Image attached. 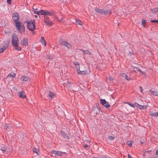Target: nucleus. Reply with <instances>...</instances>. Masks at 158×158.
Instances as JSON below:
<instances>
[{
    "mask_svg": "<svg viewBox=\"0 0 158 158\" xmlns=\"http://www.w3.org/2000/svg\"><path fill=\"white\" fill-rule=\"evenodd\" d=\"M15 24L18 31L20 34H22L24 31V27L23 24L19 21L15 22Z\"/></svg>",
    "mask_w": 158,
    "mask_h": 158,
    "instance_id": "1",
    "label": "nucleus"
},
{
    "mask_svg": "<svg viewBox=\"0 0 158 158\" xmlns=\"http://www.w3.org/2000/svg\"><path fill=\"white\" fill-rule=\"evenodd\" d=\"M90 73V71L88 69L85 67L84 65H81L79 71H78V73L79 74H88Z\"/></svg>",
    "mask_w": 158,
    "mask_h": 158,
    "instance_id": "2",
    "label": "nucleus"
},
{
    "mask_svg": "<svg viewBox=\"0 0 158 158\" xmlns=\"http://www.w3.org/2000/svg\"><path fill=\"white\" fill-rule=\"evenodd\" d=\"M34 13L37 14L38 15H52V13L48 10H40L37 11V10H33Z\"/></svg>",
    "mask_w": 158,
    "mask_h": 158,
    "instance_id": "3",
    "label": "nucleus"
},
{
    "mask_svg": "<svg viewBox=\"0 0 158 158\" xmlns=\"http://www.w3.org/2000/svg\"><path fill=\"white\" fill-rule=\"evenodd\" d=\"M27 27L29 30L33 31L35 29L34 22L32 21H28L27 22Z\"/></svg>",
    "mask_w": 158,
    "mask_h": 158,
    "instance_id": "4",
    "label": "nucleus"
},
{
    "mask_svg": "<svg viewBox=\"0 0 158 158\" xmlns=\"http://www.w3.org/2000/svg\"><path fill=\"white\" fill-rule=\"evenodd\" d=\"M59 43L61 45H64L68 48H71V45L68 42L65 41H63L61 40H59Z\"/></svg>",
    "mask_w": 158,
    "mask_h": 158,
    "instance_id": "5",
    "label": "nucleus"
},
{
    "mask_svg": "<svg viewBox=\"0 0 158 158\" xmlns=\"http://www.w3.org/2000/svg\"><path fill=\"white\" fill-rule=\"evenodd\" d=\"M12 42L13 45H16L18 43V38L15 34H13L12 35Z\"/></svg>",
    "mask_w": 158,
    "mask_h": 158,
    "instance_id": "6",
    "label": "nucleus"
},
{
    "mask_svg": "<svg viewBox=\"0 0 158 158\" xmlns=\"http://www.w3.org/2000/svg\"><path fill=\"white\" fill-rule=\"evenodd\" d=\"M100 102L102 105L104 106L106 108H108L110 106V105L108 104V102H106L105 99H101Z\"/></svg>",
    "mask_w": 158,
    "mask_h": 158,
    "instance_id": "7",
    "label": "nucleus"
},
{
    "mask_svg": "<svg viewBox=\"0 0 158 158\" xmlns=\"http://www.w3.org/2000/svg\"><path fill=\"white\" fill-rule=\"evenodd\" d=\"M12 19L15 23V22H18L17 21L19 20V16L18 13H15L13 14Z\"/></svg>",
    "mask_w": 158,
    "mask_h": 158,
    "instance_id": "8",
    "label": "nucleus"
},
{
    "mask_svg": "<svg viewBox=\"0 0 158 158\" xmlns=\"http://www.w3.org/2000/svg\"><path fill=\"white\" fill-rule=\"evenodd\" d=\"M96 12L98 14L104 15L110 14L111 13L110 10H96Z\"/></svg>",
    "mask_w": 158,
    "mask_h": 158,
    "instance_id": "9",
    "label": "nucleus"
},
{
    "mask_svg": "<svg viewBox=\"0 0 158 158\" xmlns=\"http://www.w3.org/2000/svg\"><path fill=\"white\" fill-rule=\"evenodd\" d=\"M21 44L23 46H26L28 45V39L27 38H23L21 41Z\"/></svg>",
    "mask_w": 158,
    "mask_h": 158,
    "instance_id": "10",
    "label": "nucleus"
},
{
    "mask_svg": "<svg viewBox=\"0 0 158 158\" xmlns=\"http://www.w3.org/2000/svg\"><path fill=\"white\" fill-rule=\"evenodd\" d=\"M44 23L47 25H48L50 26H52L53 23L51 21H50L49 19L48 18L44 19Z\"/></svg>",
    "mask_w": 158,
    "mask_h": 158,
    "instance_id": "11",
    "label": "nucleus"
},
{
    "mask_svg": "<svg viewBox=\"0 0 158 158\" xmlns=\"http://www.w3.org/2000/svg\"><path fill=\"white\" fill-rule=\"evenodd\" d=\"M51 153L54 154L58 156H61L62 155V153L59 151H55V150H52L51 152Z\"/></svg>",
    "mask_w": 158,
    "mask_h": 158,
    "instance_id": "12",
    "label": "nucleus"
},
{
    "mask_svg": "<svg viewBox=\"0 0 158 158\" xmlns=\"http://www.w3.org/2000/svg\"><path fill=\"white\" fill-rule=\"evenodd\" d=\"M20 79L22 81H30V79L29 78L25 76H22L21 78Z\"/></svg>",
    "mask_w": 158,
    "mask_h": 158,
    "instance_id": "13",
    "label": "nucleus"
},
{
    "mask_svg": "<svg viewBox=\"0 0 158 158\" xmlns=\"http://www.w3.org/2000/svg\"><path fill=\"white\" fill-rule=\"evenodd\" d=\"M133 68L134 69H136L135 71H136L142 74H145V73L143 71H142L139 68L135 66H133Z\"/></svg>",
    "mask_w": 158,
    "mask_h": 158,
    "instance_id": "14",
    "label": "nucleus"
},
{
    "mask_svg": "<svg viewBox=\"0 0 158 158\" xmlns=\"http://www.w3.org/2000/svg\"><path fill=\"white\" fill-rule=\"evenodd\" d=\"M74 65L75 66V68L77 70V72L78 73V71H79V70L80 69V65L77 62H75L74 63Z\"/></svg>",
    "mask_w": 158,
    "mask_h": 158,
    "instance_id": "15",
    "label": "nucleus"
},
{
    "mask_svg": "<svg viewBox=\"0 0 158 158\" xmlns=\"http://www.w3.org/2000/svg\"><path fill=\"white\" fill-rule=\"evenodd\" d=\"M40 41V42L44 44L45 46H46L47 43L46 41H45V40L44 39V37L42 36L41 37Z\"/></svg>",
    "mask_w": 158,
    "mask_h": 158,
    "instance_id": "16",
    "label": "nucleus"
},
{
    "mask_svg": "<svg viewBox=\"0 0 158 158\" xmlns=\"http://www.w3.org/2000/svg\"><path fill=\"white\" fill-rule=\"evenodd\" d=\"M18 95L21 98H26V95L22 93V92H19L18 93Z\"/></svg>",
    "mask_w": 158,
    "mask_h": 158,
    "instance_id": "17",
    "label": "nucleus"
},
{
    "mask_svg": "<svg viewBox=\"0 0 158 158\" xmlns=\"http://www.w3.org/2000/svg\"><path fill=\"white\" fill-rule=\"evenodd\" d=\"M137 105L138 106V107L140 109H146L148 107L146 105H140L138 104L137 103Z\"/></svg>",
    "mask_w": 158,
    "mask_h": 158,
    "instance_id": "18",
    "label": "nucleus"
},
{
    "mask_svg": "<svg viewBox=\"0 0 158 158\" xmlns=\"http://www.w3.org/2000/svg\"><path fill=\"white\" fill-rule=\"evenodd\" d=\"M150 92L154 95L158 96V92L155 90H150Z\"/></svg>",
    "mask_w": 158,
    "mask_h": 158,
    "instance_id": "19",
    "label": "nucleus"
},
{
    "mask_svg": "<svg viewBox=\"0 0 158 158\" xmlns=\"http://www.w3.org/2000/svg\"><path fill=\"white\" fill-rule=\"evenodd\" d=\"M81 51L84 53V54H87L88 55H90L91 54V52L88 50L84 51L83 49H80Z\"/></svg>",
    "mask_w": 158,
    "mask_h": 158,
    "instance_id": "20",
    "label": "nucleus"
},
{
    "mask_svg": "<svg viewBox=\"0 0 158 158\" xmlns=\"http://www.w3.org/2000/svg\"><path fill=\"white\" fill-rule=\"evenodd\" d=\"M49 96L52 98H53L55 97V94L53 92L50 91L49 93Z\"/></svg>",
    "mask_w": 158,
    "mask_h": 158,
    "instance_id": "21",
    "label": "nucleus"
},
{
    "mask_svg": "<svg viewBox=\"0 0 158 158\" xmlns=\"http://www.w3.org/2000/svg\"><path fill=\"white\" fill-rule=\"evenodd\" d=\"M8 46V45L6 46H4L3 48H0V53L3 52L6 48Z\"/></svg>",
    "mask_w": 158,
    "mask_h": 158,
    "instance_id": "22",
    "label": "nucleus"
},
{
    "mask_svg": "<svg viewBox=\"0 0 158 158\" xmlns=\"http://www.w3.org/2000/svg\"><path fill=\"white\" fill-rule=\"evenodd\" d=\"M61 135L63 136V137L65 138H66L68 139H69V137L68 135H67V134H66L64 132H62L61 133Z\"/></svg>",
    "mask_w": 158,
    "mask_h": 158,
    "instance_id": "23",
    "label": "nucleus"
},
{
    "mask_svg": "<svg viewBox=\"0 0 158 158\" xmlns=\"http://www.w3.org/2000/svg\"><path fill=\"white\" fill-rule=\"evenodd\" d=\"M14 47H15V48L16 50H20L21 49V48L20 46H19L18 45V44H17L16 45H13Z\"/></svg>",
    "mask_w": 158,
    "mask_h": 158,
    "instance_id": "24",
    "label": "nucleus"
},
{
    "mask_svg": "<svg viewBox=\"0 0 158 158\" xmlns=\"http://www.w3.org/2000/svg\"><path fill=\"white\" fill-rule=\"evenodd\" d=\"M15 77V74L13 73H10L7 76V77Z\"/></svg>",
    "mask_w": 158,
    "mask_h": 158,
    "instance_id": "25",
    "label": "nucleus"
},
{
    "mask_svg": "<svg viewBox=\"0 0 158 158\" xmlns=\"http://www.w3.org/2000/svg\"><path fill=\"white\" fill-rule=\"evenodd\" d=\"M76 23L79 25H82V22L80 21V20H77V19H76Z\"/></svg>",
    "mask_w": 158,
    "mask_h": 158,
    "instance_id": "26",
    "label": "nucleus"
},
{
    "mask_svg": "<svg viewBox=\"0 0 158 158\" xmlns=\"http://www.w3.org/2000/svg\"><path fill=\"white\" fill-rule=\"evenodd\" d=\"M39 151V150L38 149L34 148L33 149V151L34 152L36 153L38 155H39V154H38Z\"/></svg>",
    "mask_w": 158,
    "mask_h": 158,
    "instance_id": "27",
    "label": "nucleus"
},
{
    "mask_svg": "<svg viewBox=\"0 0 158 158\" xmlns=\"http://www.w3.org/2000/svg\"><path fill=\"white\" fill-rule=\"evenodd\" d=\"M150 115L152 116H157L158 115V113H157L155 112V113H153L151 112Z\"/></svg>",
    "mask_w": 158,
    "mask_h": 158,
    "instance_id": "28",
    "label": "nucleus"
},
{
    "mask_svg": "<svg viewBox=\"0 0 158 158\" xmlns=\"http://www.w3.org/2000/svg\"><path fill=\"white\" fill-rule=\"evenodd\" d=\"M127 144L130 147L132 146V142L131 141H128L127 142Z\"/></svg>",
    "mask_w": 158,
    "mask_h": 158,
    "instance_id": "29",
    "label": "nucleus"
},
{
    "mask_svg": "<svg viewBox=\"0 0 158 158\" xmlns=\"http://www.w3.org/2000/svg\"><path fill=\"white\" fill-rule=\"evenodd\" d=\"M146 22V20L145 19H143L142 20V24L143 27L145 26V23Z\"/></svg>",
    "mask_w": 158,
    "mask_h": 158,
    "instance_id": "30",
    "label": "nucleus"
},
{
    "mask_svg": "<svg viewBox=\"0 0 158 158\" xmlns=\"http://www.w3.org/2000/svg\"><path fill=\"white\" fill-rule=\"evenodd\" d=\"M127 75L126 74L124 73H121V76L123 77H125Z\"/></svg>",
    "mask_w": 158,
    "mask_h": 158,
    "instance_id": "31",
    "label": "nucleus"
},
{
    "mask_svg": "<svg viewBox=\"0 0 158 158\" xmlns=\"http://www.w3.org/2000/svg\"><path fill=\"white\" fill-rule=\"evenodd\" d=\"M108 138L110 140H113L114 139V137L112 136H109Z\"/></svg>",
    "mask_w": 158,
    "mask_h": 158,
    "instance_id": "32",
    "label": "nucleus"
},
{
    "mask_svg": "<svg viewBox=\"0 0 158 158\" xmlns=\"http://www.w3.org/2000/svg\"><path fill=\"white\" fill-rule=\"evenodd\" d=\"M84 147L87 149H88L89 148V146L88 145L86 144L84 145Z\"/></svg>",
    "mask_w": 158,
    "mask_h": 158,
    "instance_id": "33",
    "label": "nucleus"
},
{
    "mask_svg": "<svg viewBox=\"0 0 158 158\" xmlns=\"http://www.w3.org/2000/svg\"><path fill=\"white\" fill-rule=\"evenodd\" d=\"M125 78L127 80L129 81L131 79V78L129 77L128 76H127V75L126 76V77H125Z\"/></svg>",
    "mask_w": 158,
    "mask_h": 158,
    "instance_id": "34",
    "label": "nucleus"
},
{
    "mask_svg": "<svg viewBox=\"0 0 158 158\" xmlns=\"http://www.w3.org/2000/svg\"><path fill=\"white\" fill-rule=\"evenodd\" d=\"M6 148H2L1 150L3 152H4L6 150Z\"/></svg>",
    "mask_w": 158,
    "mask_h": 158,
    "instance_id": "35",
    "label": "nucleus"
},
{
    "mask_svg": "<svg viewBox=\"0 0 158 158\" xmlns=\"http://www.w3.org/2000/svg\"><path fill=\"white\" fill-rule=\"evenodd\" d=\"M150 21L152 23H155V22L157 23V20H151Z\"/></svg>",
    "mask_w": 158,
    "mask_h": 158,
    "instance_id": "36",
    "label": "nucleus"
},
{
    "mask_svg": "<svg viewBox=\"0 0 158 158\" xmlns=\"http://www.w3.org/2000/svg\"><path fill=\"white\" fill-rule=\"evenodd\" d=\"M128 104L131 107H134V105L133 104H132L131 103H128Z\"/></svg>",
    "mask_w": 158,
    "mask_h": 158,
    "instance_id": "37",
    "label": "nucleus"
},
{
    "mask_svg": "<svg viewBox=\"0 0 158 158\" xmlns=\"http://www.w3.org/2000/svg\"><path fill=\"white\" fill-rule=\"evenodd\" d=\"M139 89L140 90V91L141 93H143V88H142V87L141 86H140L139 87Z\"/></svg>",
    "mask_w": 158,
    "mask_h": 158,
    "instance_id": "38",
    "label": "nucleus"
},
{
    "mask_svg": "<svg viewBox=\"0 0 158 158\" xmlns=\"http://www.w3.org/2000/svg\"><path fill=\"white\" fill-rule=\"evenodd\" d=\"M7 2L10 5L11 4V0H7Z\"/></svg>",
    "mask_w": 158,
    "mask_h": 158,
    "instance_id": "39",
    "label": "nucleus"
},
{
    "mask_svg": "<svg viewBox=\"0 0 158 158\" xmlns=\"http://www.w3.org/2000/svg\"><path fill=\"white\" fill-rule=\"evenodd\" d=\"M128 55H133V53L132 52H129L128 53Z\"/></svg>",
    "mask_w": 158,
    "mask_h": 158,
    "instance_id": "40",
    "label": "nucleus"
},
{
    "mask_svg": "<svg viewBox=\"0 0 158 158\" xmlns=\"http://www.w3.org/2000/svg\"><path fill=\"white\" fill-rule=\"evenodd\" d=\"M109 79L110 81H113V77H109Z\"/></svg>",
    "mask_w": 158,
    "mask_h": 158,
    "instance_id": "41",
    "label": "nucleus"
},
{
    "mask_svg": "<svg viewBox=\"0 0 158 158\" xmlns=\"http://www.w3.org/2000/svg\"><path fill=\"white\" fill-rule=\"evenodd\" d=\"M128 158H132V157L131 156H130V155L129 154H128Z\"/></svg>",
    "mask_w": 158,
    "mask_h": 158,
    "instance_id": "42",
    "label": "nucleus"
},
{
    "mask_svg": "<svg viewBox=\"0 0 158 158\" xmlns=\"http://www.w3.org/2000/svg\"><path fill=\"white\" fill-rule=\"evenodd\" d=\"M156 154L157 155H158V149H157L156 152Z\"/></svg>",
    "mask_w": 158,
    "mask_h": 158,
    "instance_id": "43",
    "label": "nucleus"
},
{
    "mask_svg": "<svg viewBox=\"0 0 158 158\" xmlns=\"http://www.w3.org/2000/svg\"><path fill=\"white\" fill-rule=\"evenodd\" d=\"M8 127L7 126H4V128L5 129H7L8 128Z\"/></svg>",
    "mask_w": 158,
    "mask_h": 158,
    "instance_id": "44",
    "label": "nucleus"
},
{
    "mask_svg": "<svg viewBox=\"0 0 158 158\" xmlns=\"http://www.w3.org/2000/svg\"><path fill=\"white\" fill-rule=\"evenodd\" d=\"M48 58L51 59H52V58L51 56H49Z\"/></svg>",
    "mask_w": 158,
    "mask_h": 158,
    "instance_id": "45",
    "label": "nucleus"
},
{
    "mask_svg": "<svg viewBox=\"0 0 158 158\" xmlns=\"http://www.w3.org/2000/svg\"><path fill=\"white\" fill-rule=\"evenodd\" d=\"M93 158H103V157L97 158V157H93Z\"/></svg>",
    "mask_w": 158,
    "mask_h": 158,
    "instance_id": "46",
    "label": "nucleus"
},
{
    "mask_svg": "<svg viewBox=\"0 0 158 158\" xmlns=\"http://www.w3.org/2000/svg\"><path fill=\"white\" fill-rule=\"evenodd\" d=\"M34 16L36 18H37V15H35Z\"/></svg>",
    "mask_w": 158,
    "mask_h": 158,
    "instance_id": "47",
    "label": "nucleus"
},
{
    "mask_svg": "<svg viewBox=\"0 0 158 158\" xmlns=\"http://www.w3.org/2000/svg\"><path fill=\"white\" fill-rule=\"evenodd\" d=\"M95 10H102V9H97L96 8L95 9Z\"/></svg>",
    "mask_w": 158,
    "mask_h": 158,
    "instance_id": "48",
    "label": "nucleus"
},
{
    "mask_svg": "<svg viewBox=\"0 0 158 158\" xmlns=\"http://www.w3.org/2000/svg\"><path fill=\"white\" fill-rule=\"evenodd\" d=\"M155 9H156V10H158V7L155 8Z\"/></svg>",
    "mask_w": 158,
    "mask_h": 158,
    "instance_id": "49",
    "label": "nucleus"
},
{
    "mask_svg": "<svg viewBox=\"0 0 158 158\" xmlns=\"http://www.w3.org/2000/svg\"><path fill=\"white\" fill-rule=\"evenodd\" d=\"M63 20V18H62V19H61V21H62Z\"/></svg>",
    "mask_w": 158,
    "mask_h": 158,
    "instance_id": "50",
    "label": "nucleus"
},
{
    "mask_svg": "<svg viewBox=\"0 0 158 158\" xmlns=\"http://www.w3.org/2000/svg\"><path fill=\"white\" fill-rule=\"evenodd\" d=\"M32 9H33V10H35L33 8V7H32Z\"/></svg>",
    "mask_w": 158,
    "mask_h": 158,
    "instance_id": "51",
    "label": "nucleus"
},
{
    "mask_svg": "<svg viewBox=\"0 0 158 158\" xmlns=\"http://www.w3.org/2000/svg\"><path fill=\"white\" fill-rule=\"evenodd\" d=\"M35 10H37V9H35Z\"/></svg>",
    "mask_w": 158,
    "mask_h": 158,
    "instance_id": "52",
    "label": "nucleus"
},
{
    "mask_svg": "<svg viewBox=\"0 0 158 158\" xmlns=\"http://www.w3.org/2000/svg\"><path fill=\"white\" fill-rule=\"evenodd\" d=\"M157 23H158V20H157Z\"/></svg>",
    "mask_w": 158,
    "mask_h": 158,
    "instance_id": "53",
    "label": "nucleus"
}]
</instances>
